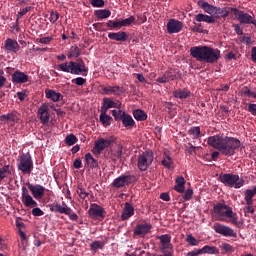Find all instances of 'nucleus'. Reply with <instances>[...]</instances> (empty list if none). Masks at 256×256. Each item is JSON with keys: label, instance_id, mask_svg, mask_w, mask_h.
<instances>
[{"label": "nucleus", "instance_id": "obj_35", "mask_svg": "<svg viewBox=\"0 0 256 256\" xmlns=\"http://www.w3.org/2000/svg\"><path fill=\"white\" fill-rule=\"evenodd\" d=\"M195 21H197L198 23H215L216 20L213 16H209L207 14H197L195 16Z\"/></svg>", "mask_w": 256, "mask_h": 256}, {"label": "nucleus", "instance_id": "obj_62", "mask_svg": "<svg viewBox=\"0 0 256 256\" xmlns=\"http://www.w3.org/2000/svg\"><path fill=\"white\" fill-rule=\"evenodd\" d=\"M247 111L256 117V104H249Z\"/></svg>", "mask_w": 256, "mask_h": 256}, {"label": "nucleus", "instance_id": "obj_6", "mask_svg": "<svg viewBox=\"0 0 256 256\" xmlns=\"http://www.w3.org/2000/svg\"><path fill=\"white\" fill-rule=\"evenodd\" d=\"M17 169L21 171L23 175H31L33 171V158L29 152L22 153L18 156Z\"/></svg>", "mask_w": 256, "mask_h": 256}, {"label": "nucleus", "instance_id": "obj_57", "mask_svg": "<svg viewBox=\"0 0 256 256\" xmlns=\"http://www.w3.org/2000/svg\"><path fill=\"white\" fill-rule=\"evenodd\" d=\"M192 197H193V189H187L184 195L182 196V199H184V201H191Z\"/></svg>", "mask_w": 256, "mask_h": 256}, {"label": "nucleus", "instance_id": "obj_19", "mask_svg": "<svg viewBox=\"0 0 256 256\" xmlns=\"http://www.w3.org/2000/svg\"><path fill=\"white\" fill-rule=\"evenodd\" d=\"M183 29V23L179 20L170 19L167 23V31L170 35L173 33H179Z\"/></svg>", "mask_w": 256, "mask_h": 256}, {"label": "nucleus", "instance_id": "obj_1", "mask_svg": "<svg viewBox=\"0 0 256 256\" xmlns=\"http://www.w3.org/2000/svg\"><path fill=\"white\" fill-rule=\"evenodd\" d=\"M207 143L210 147L225 155V157H233L235 150L241 147L240 139L223 135L210 136L207 139Z\"/></svg>", "mask_w": 256, "mask_h": 256}, {"label": "nucleus", "instance_id": "obj_56", "mask_svg": "<svg viewBox=\"0 0 256 256\" xmlns=\"http://www.w3.org/2000/svg\"><path fill=\"white\" fill-rule=\"evenodd\" d=\"M29 11H31V6H26L24 9L19 11L17 13V21H19V19H21V17H23L24 15H27V13H29Z\"/></svg>", "mask_w": 256, "mask_h": 256}, {"label": "nucleus", "instance_id": "obj_44", "mask_svg": "<svg viewBox=\"0 0 256 256\" xmlns=\"http://www.w3.org/2000/svg\"><path fill=\"white\" fill-rule=\"evenodd\" d=\"M76 193L80 197V199H87V197H89V192H87L85 188H83V184H79L77 186Z\"/></svg>", "mask_w": 256, "mask_h": 256}, {"label": "nucleus", "instance_id": "obj_16", "mask_svg": "<svg viewBox=\"0 0 256 256\" xmlns=\"http://www.w3.org/2000/svg\"><path fill=\"white\" fill-rule=\"evenodd\" d=\"M38 116L42 125H48L51 115L49 114V105L42 104L38 109Z\"/></svg>", "mask_w": 256, "mask_h": 256}, {"label": "nucleus", "instance_id": "obj_10", "mask_svg": "<svg viewBox=\"0 0 256 256\" xmlns=\"http://www.w3.org/2000/svg\"><path fill=\"white\" fill-rule=\"evenodd\" d=\"M212 229L215 231V233H218V235H222L223 237H237V232H235L233 228L221 223H215Z\"/></svg>", "mask_w": 256, "mask_h": 256}, {"label": "nucleus", "instance_id": "obj_20", "mask_svg": "<svg viewBox=\"0 0 256 256\" xmlns=\"http://www.w3.org/2000/svg\"><path fill=\"white\" fill-rule=\"evenodd\" d=\"M177 79V73L170 68L161 77L156 79L157 83H169V81H175Z\"/></svg>", "mask_w": 256, "mask_h": 256}, {"label": "nucleus", "instance_id": "obj_50", "mask_svg": "<svg viewBox=\"0 0 256 256\" xmlns=\"http://www.w3.org/2000/svg\"><path fill=\"white\" fill-rule=\"evenodd\" d=\"M78 139L77 136H75L74 134H70L65 138V143L66 145H75V143H77Z\"/></svg>", "mask_w": 256, "mask_h": 256}, {"label": "nucleus", "instance_id": "obj_21", "mask_svg": "<svg viewBox=\"0 0 256 256\" xmlns=\"http://www.w3.org/2000/svg\"><path fill=\"white\" fill-rule=\"evenodd\" d=\"M4 48L9 53H18L19 49H21V46L19 45V42H17V40L7 38L4 43Z\"/></svg>", "mask_w": 256, "mask_h": 256}, {"label": "nucleus", "instance_id": "obj_22", "mask_svg": "<svg viewBox=\"0 0 256 256\" xmlns=\"http://www.w3.org/2000/svg\"><path fill=\"white\" fill-rule=\"evenodd\" d=\"M135 215V208L131 203L126 202L124 205V209L121 214V220L122 221H127V219H131Z\"/></svg>", "mask_w": 256, "mask_h": 256}, {"label": "nucleus", "instance_id": "obj_45", "mask_svg": "<svg viewBox=\"0 0 256 256\" xmlns=\"http://www.w3.org/2000/svg\"><path fill=\"white\" fill-rule=\"evenodd\" d=\"M189 133L192 135L193 139H199V137H201V128L199 126L191 127Z\"/></svg>", "mask_w": 256, "mask_h": 256}, {"label": "nucleus", "instance_id": "obj_13", "mask_svg": "<svg viewBox=\"0 0 256 256\" xmlns=\"http://www.w3.org/2000/svg\"><path fill=\"white\" fill-rule=\"evenodd\" d=\"M88 215L90 219H104L105 208L99 206V204H91L88 210Z\"/></svg>", "mask_w": 256, "mask_h": 256}, {"label": "nucleus", "instance_id": "obj_48", "mask_svg": "<svg viewBox=\"0 0 256 256\" xmlns=\"http://www.w3.org/2000/svg\"><path fill=\"white\" fill-rule=\"evenodd\" d=\"M103 247H105V244L98 240H95L90 244L91 251H97V249H103Z\"/></svg>", "mask_w": 256, "mask_h": 256}, {"label": "nucleus", "instance_id": "obj_4", "mask_svg": "<svg viewBox=\"0 0 256 256\" xmlns=\"http://www.w3.org/2000/svg\"><path fill=\"white\" fill-rule=\"evenodd\" d=\"M21 200L25 207H29L32 209V215L34 217H41L45 215V212H43L41 208L37 207V201H35V199H33V196L29 194V190L25 186L22 187Z\"/></svg>", "mask_w": 256, "mask_h": 256}, {"label": "nucleus", "instance_id": "obj_3", "mask_svg": "<svg viewBox=\"0 0 256 256\" xmlns=\"http://www.w3.org/2000/svg\"><path fill=\"white\" fill-rule=\"evenodd\" d=\"M60 71H63L64 73H71V75H84L86 76L89 69H87V66L85 65V61L83 59L79 58L76 62L69 61L62 64H58L57 66Z\"/></svg>", "mask_w": 256, "mask_h": 256}, {"label": "nucleus", "instance_id": "obj_39", "mask_svg": "<svg viewBox=\"0 0 256 256\" xmlns=\"http://www.w3.org/2000/svg\"><path fill=\"white\" fill-rule=\"evenodd\" d=\"M133 117L136 121H147V113L141 109L134 110Z\"/></svg>", "mask_w": 256, "mask_h": 256}, {"label": "nucleus", "instance_id": "obj_59", "mask_svg": "<svg viewBox=\"0 0 256 256\" xmlns=\"http://www.w3.org/2000/svg\"><path fill=\"white\" fill-rule=\"evenodd\" d=\"M92 7H105L104 0H91Z\"/></svg>", "mask_w": 256, "mask_h": 256}, {"label": "nucleus", "instance_id": "obj_28", "mask_svg": "<svg viewBox=\"0 0 256 256\" xmlns=\"http://www.w3.org/2000/svg\"><path fill=\"white\" fill-rule=\"evenodd\" d=\"M198 5L205 11V13H208V15H215L217 6L211 5L209 2H205V0H199Z\"/></svg>", "mask_w": 256, "mask_h": 256}, {"label": "nucleus", "instance_id": "obj_38", "mask_svg": "<svg viewBox=\"0 0 256 256\" xmlns=\"http://www.w3.org/2000/svg\"><path fill=\"white\" fill-rule=\"evenodd\" d=\"M81 56V49L77 46H71L70 50L67 53L68 59H77Z\"/></svg>", "mask_w": 256, "mask_h": 256}, {"label": "nucleus", "instance_id": "obj_32", "mask_svg": "<svg viewBox=\"0 0 256 256\" xmlns=\"http://www.w3.org/2000/svg\"><path fill=\"white\" fill-rule=\"evenodd\" d=\"M256 195V186L253 189H246L244 192V199L246 201V205H253V197Z\"/></svg>", "mask_w": 256, "mask_h": 256}, {"label": "nucleus", "instance_id": "obj_42", "mask_svg": "<svg viewBox=\"0 0 256 256\" xmlns=\"http://www.w3.org/2000/svg\"><path fill=\"white\" fill-rule=\"evenodd\" d=\"M185 241L187 244L190 245V247H197V245L201 243V240H197V238H195L193 234L186 235Z\"/></svg>", "mask_w": 256, "mask_h": 256}, {"label": "nucleus", "instance_id": "obj_25", "mask_svg": "<svg viewBox=\"0 0 256 256\" xmlns=\"http://www.w3.org/2000/svg\"><path fill=\"white\" fill-rule=\"evenodd\" d=\"M120 121H122L126 129H133V127H135V120H133V117L128 113L122 112Z\"/></svg>", "mask_w": 256, "mask_h": 256}, {"label": "nucleus", "instance_id": "obj_46", "mask_svg": "<svg viewBox=\"0 0 256 256\" xmlns=\"http://www.w3.org/2000/svg\"><path fill=\"white\" fill-rule=\"evenodd\" d=\"M161 163L166 169H171V167H173V159L168 155L165 156Z\"/></svg>", "mask_w": 256, "mask_h": 256}, {"label": "nucleus", "instance_id": "obj_55", "mask_svg": "<svg viewBox=\"0 0 256 256\" xmlns=\"http://www.w3.org/2000/svg\"><path fill=\"white\" fill-rule=\"evenodd\" d=\"M53 41V37H44V38H37L36 43H41L42 45H48Z\"/></svg>", "mask_w": 256, "mask_h": 256}, {"label": "nucleus", "instance_id": "obj_11", "mask_svg": "<svg viewBox=\"0 0 256 256\" xmlns=\"http://www.w3.org/2000/svg\"><path fill=\"white\" fill-rule=\"evenodd\" d=\"M133 179H135L134 175H121L114 179V181L112 182V187H114L115 189L129 187V185L133 183Z\"/></svg>", "mask_w": 256, "mask_h": 256}, {"label": "nucleus", "instance_id": "obj_2", "mask_svg": "<svg viewBox=\"0 0 256 256\" xmlns=\"http://www.w3.org/2000/svg\"><path fill=\"white\" fill-rule=\"evenodd\" d=\"M190 55L196 61H203L204 63H217L221 59V50L209 46H194L190 48Z\"/></svg>", "mask_w": 256, "mask_h": 256}, {"label": "nucleus", "instance_id": "obj_63", "mask_svg": "<svg viewBox=\"0 0 256 256\" xmlns=\"http://www.w3.org/2000/svg\"><path fill=\"white\" fill-rule=\"evenodd\" d=\"M202 255L201 249H195L187 253V256H199Z\"/></svg>", "mask_w": 256, "mask_h": 256}, {"label": "nucleus", "instance_id": "obj_41", "mask_svg": "<svg viewBox=\"0 0 256 256\" xmlns=\"http://www.w3.org/2000/svg\"><path fill=\"white\" fill-rule=\"evenodd\" d=\"M95 16L97 19H108V17H111V11L108 9L96 10Z\"/></svg>", "mask_w": 256, "mask_h": 256}, {"label": "nucleus", "instance_id": "obj_27", "mask_svg": "<svg viewBox=\"0 0 256 256\" xmlns=\"http://www.w3.org/2000/svg\"><path fill=\"white\" fill-rule=\"evenodd\" d=\"M108 37L112 41H122L125 42L127 39H129V35H127V32L119 31V32H110L108 34Z\"/></svg>", "mask_w": 256, "mask_h": 256}, {"label": "nucleus", "instance_id": "obj_58", "mask_svg": "<svg viewBox=\"0 0 256 256\" xmlns=\"http://www.w3.org/2000/svg\"><path fill=\"white\" fill-rule=\"evenodd\" d=\"M59 20V12H50V23H57Z\"/></svg>", "mask_w": 256, "mask_h": 256}, {"label": "nucleus", "instance_id": "obj_26", "mask_svg": "<svg viewBox=\"0 0 256 256\" xmlns=\"http://www.w3.org/2000/svg\"><path fill=\"white\" fill-rule=\"evenodd\" d=\"M29 76L21 71H15L12 74V83H27Z\"/></svg>", "mask_w": 256, "mask_h": 256}, {"label": "nucleus", "instance_id": "obj_43", "mask_svg": "<svg viewBox=\"0 0 256 256\" xmlns=\"http://www.w3.org/2000/svg\"><path fill=\"white\" fill-rule=\"evenodd\" d=\"M11 175V170L9 165H4L2 168H0V181H3V179H7Z\"/></svg>", "mask_w": 256, "mask_h": 256}, {"label": "nucleus", "instance_id": "obj_8", "mask_svg": "<svg viewBox=\"0 0 256 256\" xmlns=\"http://www.w3.org/2000/svg\"><path fill=\"white\" fill-rule=\"evenodd\" d=\"M153 159H155V156L153 154V151L148 150L143 152L138 157L137 167L141 171H147L149 169V166L152 165Z\"/></svg>", "mask_w": 256, "mask_h": 256}, {"label": "nucleus", "instance_id": "obj_14", "mask_svg": "<svg viewBox=\"0 0 256 256\" xmlns=\"http://www.w3.org/2000/svg\"><path fill=\"white\" fill-rule=\"evenodd\" d=\"M111 145H113V140L100 138L97 141H95L94 153L96 155H101V153H103V151H105L107 147H111Z\"/></svg>", "mask_w": 256, "mask_h": 256}, {"label": "nucleus", "instance_id": "obj_17", "mask_svg": "<svg viewBox=\"0 0 256 256\" xmlns=\"http://www.w3.org/2000/svg\"><path fill=\"white\" fill-rule=\"evenodd\" d=\"M62 205L59 203H53L49 205V209L52 213H60L61 215H66L69 214V211H73L67 206V204H65V202H62Z\"/></svg>", "mask_w": 256, "mask_h": 256}, {"label": "nucleus", "instance_id": "obj_5", "mask_svg": "<svg viewBox=\"0 0 256 256\" xmlns=\"http://www.w3.org/2000/svg\"><path fill=\"white\" fill-rule=\"evenodd\" d=\"M220 183H223L225 187H234V189H241L245 185V180L240 178L237 174L221 173L219 175Z\"/></svg>", "mask_w": 256, "mask_h": 256}, {"label": "nucleus", "instance_id": "obj_24", "mask_svg": "<svg viewBox=\"0 0 256 256\" xmlns=\"http://www.w3.org/2000/svg\"><path fill=\"white\" fill-rule=\"evenodd\" d=\"M151 229H153V225H151V223L138 224L134 228V235H147Z\"/></svg>", "mask_w": 256, "mask_h": 256}, {"label": "nucleus", "instance_id": "obj_30", "mask_svg": "<svg viewBox=\"0 0 256 256\" xmlns=\"http://www.w3.org/2000/svg\"><path fill=\"white\" fill-rule=\"evenodd\" d=\"M45 95H46L47 99H50L54 103H57L61 99V97H63V95H61V93L56 92L55 90H51V89H46Z\"/></svg>", "mask_w": 256, "mask_h": 256}, {"label": "nucleus", "instance_id": "obj_52", "mask_svg": "<svg viewBox=\"0 0 256 256\" xmlns=\"http://www.w3.org/2000/svg\"><path fill=\"white\" fill-rule=\"evenodd\" d=\"M135 22V16H130L122 21H120V25L121 27H129V25H131V23Z\"/></svg>", "mask_w": 256, "mask_h": 256}, {"label": "nucleus", "instance_id": "obj_33", "mask_svg": "<svg viewBox=\"0 0 256 256\" xmlns=\"http://www.w3.org/2000/svg\"><path fill=\"white\" fill-rule=\"evenodd\" d=\"M175 183L174 191H177V193H185V178L183 176H178L175 179Z\"/></svg>", "mask_w": 256, "mask_h": 256}, {"label": "nucleus", "instance_id": "obj_29", "mask_svg": "<svg viewBox=\"0 0 256 256\" xmlns=\"http://www.w3.org/2000/svg\"><path fill=\"white\" fill-rule=\"evenodd\" d=\"M85 161V167H88V169H97V167H99V161L95 159L91 153L85 154Z\"/></svg>", "mask_w": 256, "mask_h": 256}, {"label": "nucleus", "instance_id": "obj_34", "mask_svg": "<svg viewBox=\"0 0 256 256\" xmlns=\"http://www.w3.org/2000/svg\"><path fill=\"white\" fill-rule=\"evenodd\" d=\"M173 97L176 99H189L191 97V91L183 88V89H177L173 92Z\"/></svg>", "mask_w": 256, "mask_h": 256}, {"label": "nucleus", "instance_id": "obj_64", "mask_svg": "<svg viewBox=\"0 0 256 256\" xmlns=\"http://www.w3.org/2000/svg\"><path fill=\"white\" fill-rule=\"evenodd\" d=\"M251 60L256 63V46L252 48Z\"/></svg>", "mask_w": 256, "mask_h": 256}, {"label": "nucleus", "instance_id": "obj_12", "mask_svg": "<svg viewBox=\"0 0 256 256\" xmlns=\"http://www.w3.org/2000/svg\"><path fill=\"white\" fill-rule=\"evenodd\" d=\"M229 9L232 14L238 17V21L243 25H251L253 19L255 18V15L251 16L250 14L245 13L244 11H241L237 8H229Z\"/></svg>", "mask_w": 256, "mask_h": 256}, {"label": "nucleus", "instance_id": "obj_7", "mask_svg": "<svg viewBox=\"0 0 256 256\" xmlns=\"http://www.w3.org/2000/svg\"><path fill=\"white\" fill-rule=\"evenodd\" d=\"M213 211L217 221H225L227 217H233V208L223 203L214 204Z\"/></svg>", "mask_w": 256, "mask_h": 256}, {"label": "nucleus", "instance_id": "obj_37", "mask_svg": "<svg viewBox=\"0 0 256 256\" xmlns=\"http://www.w3.org/2000/svg\"><path fill=\"white\" fill-rule=\"evenodd\" d=\"M200 251H201L202 255H205V254L219 255V249H217V247H215V246L206 245V246L200 248Z\"/></svg>", "mask_w": 256, "mask_h": 256}, {"label": "nucleus", "instance_id": "obj_53", "mask_svg": "<svg viewBox=\"0 0 256 256\" xmlns=\"http://www.w3.org/2000/svg\"><path fill=\"white\" fill-rule=\"evenodd\" d=\"M123 113H125V111L122 110H111V115L114 117L115 121H121L122 117H123Z\"/></svg>", "mask_w": 256, "mask_h": 256}, {"label": "nucleus", "instance_id": "obj_9", "mask_svg": "<svg viewBox=\"0 0 256 256\" xmlns=\"http://www.w3.org/2000/svg\"><path fill=\"white\" fill-rule=\"evenodd\" d=\"M158 239L160 241L159 249L160 253L166 254L169 253L171 256H173L174 250H173V244L171 243V235L169 234H163L161 236H158Z\"/></svg>", "mask_w": 256, "mask_h": 256}, {"label": "nucleus", "instance_id": "obj_60", "mask_svg": "<svg viewBox=\"0 0 256 256\" xmlns=\"http://www.w3.org/2000/svg\"><path fill=\"white\" fill-rule=\"evenodd\" d=\"M191 31H193L194 33H207V30H203V28H201V24L191 26Z\"/></svg>", "mask_w": 256, "mask_h": 256}, {"label": "nucleus", "instance_id": "obj_40", "mask_svg": "<svg viewBox=\"0 0 256 256\" xmlns=\"http://www.w3.org/2000/svg\"><path fill=\"white\" fill-rule=\"evenodd\" d=\"M214 15L215 17H217V19H221V18L225 19V17H229V10H227V8L216 7Z\"/></svg>", "mask_w": 256, "mask_h": 256}, {"label": "nucleus", "instance_id": "obj_51", "mask_svg": "<svg viewBox=\"0 0 256 256\" xmlns=\"http://www.w3.org/2000/svg\"><path fill=\"white\" fill-rule=\"evenodd\" d=\"M106 27H110L111 29H121V21H113V20H109L106 23Z\"/></svg>", "mask_w": 256, "mask_h": 256}, {"label": "nucleus", "instance_id": "obj_36", "mask_svg": "<svg viewBox=\"0 0 256 256\" xmlns=\"http://www.w3.org/2000/svg\"><path fill=\"white\" fill-rule=\"evenodd\" d=\"M99 119L100 123H102L104 127H109V125H111V121L113 118L107 115V112L105 110H101Z\"/></svg>", "mask_w": 256, "mask_h": 256}, {"label": "nucleus", "instance_id": "obj_31", "mask_svg": "<svg viewBox=\"0 0 256 256\" xmlns=\"http://www.w3.org/2000/svg\"><path fill=\"white\" fill-rule=\"evenodd\" d=\"M104 95H121L123 90L119 86H108L102 89Z\"/></svg>", "mask_w": 256, "mask_h": 256}, {"label": "nucleus", "instance_id": "obj_49", "mask_svg": "<svg viewBox=\"0 0 256 256\" xmlns=\"http://www.w3.org/2000/svg\"><path fill=\"white\" fill-rule=\"evenodd\" d=\"M121 157H123V145L118 144L117 150L113 156V161H117V159H121Z\"/></svg>", "mask_w": 256, "mask_h": 256}, {"label": "nucleus", "instance_id": "obj_47", "mask_svg": "<svg viewBox=\"0 0 256 256\" xmlns=\"http://www.w3.org/2000/svg\"><path fill=\"white\" fill-rule=\"evenodd\" d=\"M221 251H224L225 253H235V248L231 246L229 243H222L220 246Z\"/></svg>", "mask_w": 256, "mask_h": 256}, {"label": "nucleus", "instance_id": "obj_54", "mask_svg": "<svg viewBox=\"0 0 256 256\" xmlns=\"http://www.w3.org/2000/svg\"><path fill=\"white\" fill-rule=\"evenodd\" d=\"M72 83H75V85H78V87H81L87 83V79L83 77H77L75 79H72Z\"/></svg>", "mask_w": 256, "mask_h": 256}, {"label": "nucleus", "instance_id": "obj_15", "mask_svg": "<svg viewBox=\"0 0 256 256\" xmlns=\"http://www.w3.org/2000/svg\"><path fill=\"white\" fill-rule=\"evenodd\" d=\"M26 186L28 187L34 199H43V197H45V187H43L42 185H33L30 182H27Z\"/></svg>", "mask_w": 256, "mask_h": 256}, {"label": "nucleus", "instance_id": "obj_23", "mask_svg": "<svg viewBox=\"0 0 256 256\" xmlns=\"http://www.w3.org/2000/svg\"><path fill=\"white\" fill-rule=\"evenodd\" d=\"M120 109L121 108V102H115L111 98H104L103 99V105L101 107V111H109V109Z\"/></svg>", "mask_w": 256, "mask_h": 256}, {"label": "nucleus", "instance_id": "obj_61", "mask_svg": "<svg viewBox=\"0 0 256 256\" xmlns=\"http://www.w3.org/2000/svg\"><path fill=\"white\" fill-rule=\"evenodd\" d=\"M74 169H81L83 167V162L81 161V158H77L73 162Z\"/></svg>", "mask_w": 256, "mask_h": 256}, {"label": "nucleus", "instance_id": "obj_18", "mask_svg": "<svg viewBox=\"0 0 256 256\" xmlns=\"http://www.w3.org/2000/svg\"><path fill=\"white\" fill-rule=\"evenodd\" d=\"M19 117H21V114L18 111H12L11 113L0 115V123L7 121V123L15 125V123H19Z\"/></svg>", "mask_w": 256, "mask_h": 256}]
</instances>
